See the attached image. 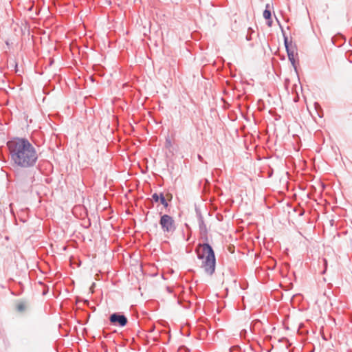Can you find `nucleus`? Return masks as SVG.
Wrapping results in <instances>:
<instances>
[{
	"mask_svg": "<svg viewBox=\"0 0 352 352\" xmlns=\"http://www.w3.org/2000/svg\"><path fill=\"white\" fill-rule=\"evenodd\" d=\"M12 162L22 168L34 167L38 160L34 146L25 138H13L7 142Z\"/></svg>",
	"mask_w": 352,
	"mask_h": 352,
	"instance_id": "1",
	"label": "nucleus"
},
{
	"mask_svg": "<svg viewBox=\"0 0 352 352\" xmlns=\"http://www.w3.org/2000/svg\"><path fill=\"white\" fill-rule=\"evenodd\" d=\"M196 214L198 219L199 229L201 234L206 242L199 243L195 248V253L197 258L202 260L201 267L206 274L211 276L215 272L216 257L214 251L210 244L208 243V229L204 223V217L201 212L196 209Z\"/></svg>",
	"mask_w": 352,
	"mask_h": 352,
	"instance_id": "2",
	"label": "nucleus"
},
{
	"mask_svg": "<svg viewBox=\"0 0 352 352\" xmlns=\"http://www.w3.org/2000/svg\"><path fill=\"white\" fill-rule=\"evenodd\" d=\"M160 225L164 232H173L176 230L175 221L168 214H165L161 216Z\"/></svg>",
	"mask_w": 352,
	"mask_h": 352,
	"instance_id": "3",
	"label": "nucleus"
},
{
	"mask_svg": "<svg viewBox=\"0 0 352 352\" xmlns=\"http://www.w3.org/2000/svg\"><path fill=\"white\" fill-rule=\"evenodd\" d=\"M109 322L112 325L124 327L128 322V319L124 314L120 312L111 314L109 318Z\"/></svg>",
	"mask_w": 352,
	"mask_h": 352,
	"instance_id": "4",
	"label": "nucleus"
},
{
	"mask_svg": "<svg viewBox=\"0 0 352 352\" xmlns=\"http://www.w3.org/2000/svg\"><path fill=\"white\" fill-rule=\"evenodd\" d=\"M273 8V6L270 3H267L265 6V9L263 11V17L267 21V25L269 27L272 25V11L271 10Z\"/></svg>",
	"mask_w": 352,
	"mask_h": 352,
	"instance_id": "5",
	"label": "nucleus"
},
{
	"mask_svg": "<svg viewBox=\"0 0 352 352\" xmlns=\"http://www.w3.org/2000/svg\"><path fill=\"white\" fill-rule=\"evenodd\" d=\"M29 308V303L25 300H19L16 302L15 309L19 313H24L28 311Z\"/></svg>",
	"mask_w": 352,
	"mask_h": 352,
	"instance_id": "6",
	"label": "nucleus"
},
{
	"mask_svg": "<svg viewBox=\"0 0 352 352\" xmlns=\"http://www.w3.org/2000/svg\"><path fill=\"white\" fill-rule=\"evenodd\" d=\"M282 33H283V35L284 45H285V50H287V49L293 47L292 46V41H290V42L289 41L288 37L286 35V34H285V32H284L283 30H282Z\"/></svg>",
	"mask_w": 352,
	"mask_h": 352,
	"instance_id": "7",
	"label": "nucleus"
},
{
	"mask_svg": "<svg viewBox=\"0 0 352 352\" xmlns=\"http://www.w3.org/2000/svg\"><path fill=\"white\" fill-rule=\"evenodd\" d=\"M314 106H315V109L316 111L317 115L320 118H322L324 114H323V111H322L321 107L316 102L314 104Z\"/></svg>",
	"mask_w": 352,
	"mask_h": 352,
	"instance_id": "8",
	"label": "nucleus"
},
{
	"mask_svg": "<svg viewBox=\"0 0 352 352\" xmlns=\"http://www.w3.org/2000/svg\"><path fill=\"white\" fill-rule=\"evenodd\" d=\"M160 203L165 207L167 208L168 206V204L162 192L160 193Z\"/></svg>",
	"mask_w": 352,
	"mask_h": 352,
	"instance_id": "9",
	"label": "nucleus"
},
{
	"mask_svg": "<svg viewBox=\"0 0 352 352\" xmlns=\"http://www.w3.org/2000/svg\"><path fill=\"white\" fill-rule=\"evenodd\" d=\"M295 47H296L294 46V47L286 50L288 58L294 57V51H295L294 48Z\"/></svg>",
	"mask_w": 352,
	"mask_h": 352,
	"instance_id": "10",
	"label": "nucleus"
},
{
	"mask_svg": "<svg viewBox=\"0 0 352 352\" xmlns=\"http://www.w3.org/2000/svg\"><path fill=\"white\" fill-rule=\"evenodd\" d=\"M152 199L155 201V202H158L160 199V194L158 195L157 193H154L152 195Z\"/></svg>",
	"mask_w": 352,
	"mask_h": 352,
	"instance_id": "11",
	"label": "nucleus"
},
{
	"mask_svg": "<svg viewBox=\"0 0 352 352\" xmlns=\"http://www.w3.org/2000/svg\"><path fill=\"white\" fill-rule=\"evenodd\" d=\"M340 38L342 39H344V36L341 34H338V35L332 37L331 40H332V43L336 45V38Z\"/></svg>",
	"mask_w": 352,
	"mask_h": 352,
	"instance_id": "12",
	"label": "nucleus"
},
{
	"mask_svg": "<svg viewBox=\"0 0 352 352\" xmlns=\"http://www.w3.org/2000/svg\"><path fill=\"white\" fill-rule=\"evenodd\" d=\"M289 60L291 62L292 66L294 67V69L296 70V61L294 57L288 58Z\"/></svg>",
	"mask_w": 352,
	"mask_h": 352,
	"instance_id": "13",
	"label": "nucleus"
},
{
	"mask_svg": "<svg viewBox=\"0 0 352 352\" xmlns=\"http://www.w3.org/2000/svg\"><path fill=\"white\" fill-rule=\"evenodd\" d=\"M272 262L274 263L272 267H269V269L271 270H274L276 267V261L274 259H272Z\"/></svg>",
	"mask_w": 352,
	"mask_h": 352,
	"instance_id": "14",
	"label": "nucleus"
},
{
	"mask_svg": "<svg viewBox=\"0 0 352 352\" xmlns=\"http://www.w3.org/2000/svg\"><path fill=\"white\" fill-rule=\"evenodd\" d=\"M323 262H324V265L325 266V268H327V261L326 258H323ZM325 271H326V269H324L322 272V274H324L325 273Z\"/></svg>",
	"mask_w": 352,
	"mask_h": 352,
	"instance_id": "15",
	"label": "nucleus"
},
{
	"mask_svg": "<svg viewBox=\"0 0 352 352\" xmlns=\"http://www.w3.org/2000/svg\"><path fill=\"white\" fill-rule=\"evenodd\" d=\"M197 157H198V159H199V160L200 162H203V161H204V158H203V157H202L201 155H199H199H197Z\"/></svg>",
	"mask_w": 352,
	"mask_h": 352,
	"instance_id": "16",
	"label": "nucleus"
},
{
	"mask_svg": "<svg viewBox=\"0 0 352 352\" xmlns=\"http://www.w3.org/2000/svg\"><path fill=\"white\" fill-rule=\"evenodd\" d=\"M247 333L246 330L243 329V331H241L240 335H241V336H242L243 333Z\"/></svg>",
	"mask_w": 352,
	"mask_h": 352,
	"instance_id": "17",
	"label": "nucleus"
},
{
	"mask_svg": "<svg viewBox=\"0 0 352 352\" xmlns=\"http://www.w3.org/2000/svg\"><path fill=\"white\" fill-rule=\"evenodd\" d=\"M166 144H170V140H166Z\"/></svg>",
	"mask_w": 352,
	"mask_h": 352,
	"instance_id": "18",
	"label": "nucleus"
},
{
	"mask_svg": "<svg viewBox=\"0 0 352 352\" xmlns=\"http://www.w3.org/2000/svg\"><path fill=\"white\" fill-rule=\"evenodd\" d=\"M95 285H96V284L94 283L92 284V286H91V287H90V289H92V287H94V286H95Z\"/></svg>",
	"mask_w": 352,
	"mask_h": 352,
	"instance_id": "19",
	"label": "nucleus"
},
{
	"mask_svg": "<svg viewBox=\"0 0 352 352\" xmlns=\"http://www.w3.org/2000/svg\"><path fill=\"white\" fill-rule=\"evenodd\" d=\"M95 285H96V284L94 283L92 284V286H91V287H90V289H92V287H94V286H95Z\"/></svg>",
	"mask_w": 352,
	"mask_h": 352,
	"instance_id": "20",
	"label": "nucleus"
},
{
	"mask_svg": "<svg viewBox=\"0 0 352 352\" xmlns=\"http://www.w3.org/2000/svg\"><path fill=\"white\" fill-rule=\"evenodd\" d=\"M246 38H247V40H248V41L251 39V38H250V36H247Z\"/></svg>",
	"mask_w": 352,
	"mask_h": 352,
	"instance_id": "21",
	"label": "nucleus"
},
{
	"mask_svg": "<svg viewBox=\"0 0 352 352\" xmlns=\"http://www.w3.org/2000/svg\"><path fill=\"white\" fill-rule=\"evenodd\" d=\"M15 69H16V72H17L18 70H17V65L16 64L15 65Z\"/></svg>",
	"mask_w": 352,
	"mask_h": 352,
	"instance_id": "22",
	"label": "nucleus"
}]
</instances>
